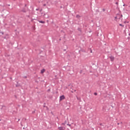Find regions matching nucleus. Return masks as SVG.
I'll list each match as a JSON object with an SVG mask.
<instances>
[{
    "label": "nucleus",
    "instance_id": "1",
    "mask_svg": "<svg viewBox=\"0 0 130 130\" xmlns=\"http://www.w3.org/2000/svg\"><path fill=\"white\" fill-rule=\"evenodd\" d=\"M122 15L120 14H117L115 17V20L117 22H119V21L120 20V19H122Z\"/></svg>",
    "mask_w": 130,
    "mask_h": 130
},
{
    "label": "nucleus",
    "instance_id": "2",
    "mask_svg": "<svg viewBox=\"0 0 130 130\" xmlns=\"http://www.w3.org/2000/svg\"><path fill=\"white\" fill-rule=\"evenodd\" d=\"M109 57H110L111 61H113L114 60V56H111Z\"/></svg>",
    "mask_w": 130,
    "mask_h": 130
},
{
    "label": "nucleus",
    "instance_id": "3",
    "mask_svg": "<svg viewBox=\"0 0 130 130\" xmlns=\"http://www.w3.org/2000/svg\"><path fill=\"white\" fill-rule=\"evenodd\" d=\"M58 129L59 130H64V129H66V127H61V126H60V127H58Z\"/></svg>",
    "mask_w": 130,
    "mask_h": 130
},
{
    "label": "nucleus",
    "instance_id": "4",
    "mask_svg": "<svg viewBox=\"0 0 130 130\" xmlns=\"http://www.w3.org/2000/svg\"><path fill=\"white\" fill-rule=\"evenodd\" d=\"M66 98L64 97V95H62L60 96V101H61L62 100H63Z\"/></svg>",
    "mask_w": 130,
    "mask_h": 130
},
{
    "label": "nucleus",
    "instance_id": "5",
    "mask_svg": "<svg viewBox=\"0 0 130 130\" xmlns=\"http://www.w3.org/2000/svg\"><path fill=\"white\" fill-rule=\"evenodd\" d=\"M41 14L43 15V17L46 15V14L45 13V12H43L41 13Z\"/></svg>",
    "mask_w": 130,
    "mask_h": 130
},
{
    "label": "nucleus",
    "instance_id": "6",
    "mask_svg": "<svg viewBox=\"0 0 130 130\" xmlns=\"http://www.w3.org/2000/svg\"><path fill=\"white\" fill-rule=\"evenodd\" d=\"M45 72V69H43L41 70V74H43Z\"/></svg>",
    "mask_w": 130,
    "mask_h": 130
},
{
    "label": "nucleus",
    "instance_id": "7",
    "mask_svg": "<svg viewBox=\"0 0 130 130\" xmlns=\"http://www.w3.org/2000/svg\"><path fill=\"white\" fill-rule=\"evenodd\" d=\"M40 23H41L42 24H44L45 23V21H39Z\"/></svg>",
    "mask_w": 130,
    "mask_h": 130
},
{
    "label": "nucleus",
    "instance_id": "8",
    "mask_svg": "<svg viewBox=\"0 0 130 130\" xmlns=\"http://www.w3.org/2000/svg\"><path fill=\"white\" fill-rule=\"evenodd\" d=\"M40 12H42V9H40Z\"/></svg>",
    "mask_w": 130,
    "mask_h": 130
},
{
    "label": "nucleus",
    "instance_id": "9",
    "mask_svg": "<svg viewBox=\"0 0 130 130\" xmlns=\"http://www.w3.org/2000/svg\"><path fill=\"white\" fill-rule=\"evenodd\" d=\"M94 95H97V93H94Z\"/></svg>",
    "mask_w": 130,
    "mask_h": 130
},
{
    "label": "nucleus",
    "instance_id": "10",
    "mask_svg": "<svg viewBox=\"0 0 130 130\" xmlns=\"http://www.w3.org/2000/svg\"><path fill=\"white\" fill-rule=\"evenodd\" d=\"M62 125H64V123H62Z\"/></svg>",
    "mask_w": 130,
    "mask_h": 130
},
{
    "label": "nucleus",
    "instance_id": "11",
    "mask_svg": "<svg viewBox=\"0 0 130 130\" xmlns=\"http://www.w3.org/2000/svg\"><path fill=\"white\" fill-rule=\"evenodd\" d=\"M119 25L120 26H122V25L121 24H120Z\"/></svg>",
    "mask_w": 130,
    "mask_h": 130
},
{
    "label": "nucleus",
    "instance_id": "12",
    "mask_svg": "<svg viewBox=\"0 0 130 130\" xmlns=\"http://www.w3.org/2000/svg\"><path fill=\"white\" fill-rule=\"evenodd\" d=\"M38 10H39V9H36V11H38Z\"/></svg>",
    "mask_w": 130,
    "mask_h": 130
},
{
    "label": "nucleus",
    "instance_id": "13",
    "mask_svg": "<svg viewBox=\"0 0 130 130\" xmlns=\"http://www.w3.org/2000/svg\"><path fill=\"white\" fill-rule=\"evenodd\" d=\"M117 124H118V125H119V123H117Z\"/></svg>",
    "mask_w": 130,
    "mask_h": 130
},
{
    "label": "nucleus",
    "instance_id": "14",
    "mask_svg": "<svg viewBox=\"0 0 130 130\" xmlns=\"http://www.w3.org/2000/svg\"><path fill=\"white\" fill-rule=\"evenodd\" d=\"M69 126H71V125H69Z\"/></svg>",
    "mask_w": 130,
    "mask_h": 130
}]
</instances>
